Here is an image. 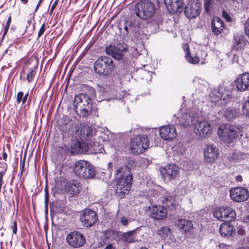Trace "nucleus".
Here are the masks:
<instances>
[{"label": "nucleus", "mask_w": 249, "mask_h": 249, "mask_svg": "<svg viewBox=\"0 0 249 249\" xmlns=\"http://www.w3.org/2000/svg\"><path fill=\"white\" fill-rule=\"evenodd\" d=\"M231 91L227 87L219 86L218 89L211 90L209 95L210 101L215 106H223L228 103L231 98Z\"/></svg>", "instance_id": "1"}, {"label": "nucleus", "mask_w": 249, "mask_h": 249, "mask_svg": "<svg viewBox=\"0 0 249 249\" xmlns=\"http://www.w3.org/2000/svg\"><path fill=\"white\" fill-rule=\"evenodd\" d=\"M133 164V160L129 158H125L124 165L116 170V183L124 185L129 183L131 187L133 178L130 169L132 168Z\"/></svg>", "instance_id": "2"}, {"label": "nucleus", "mask_w": 249, "mask_h": 249, "mask_svg": "<svg viewBox=\"0 0 249 249\" xmlns=\"http://www.w3.org/2000/svg\"><path fill=\"white\" fill-rule=\"evenodd\" d=\"M95 72L101 75L108 76L114 70L115 64L110 57L107 56L99 57L94 63Z\"/></svg>", "instance_id": "3"}, {"label": "nucleus", "mask_w": 249, "mask_h": 249, "mask_svg": "<svg viewBox=\"0 0 249 249\" xmlns=\"http://www.w3.org/2000/svg\"><path fill=\"white\" fill-rule=\"evenodd\" d=\"M134 11L138 17L146 20L151 18L155 14V6L151 2L142 0L136 4Z\"/></svg>", "instance_id": "4"}, {"label": "nucleus", "mask_w": 249, "mask_h": 249, "mask_svg": "<svg viewBox=\"0 0 249 249\" xmlns=\"http://www.w3.org/2000/svg\"><path fill=\"white\" fill-rule=\"evenodd\" d=\"M239 133V128L230 124H222L217 130L219 137L222 141L227 143L232 142L234 139H236Z\"/></svg>", "instance_id": "5"}, {"label": "nucleus", "mask_w": 249, "mask_h": 249, "mask_svg": "<svg viewBox=\"0 0 249 249\" xmlns=\"http://www.w3.org/2000/svg\"><path fill=\"white\" fill-rule=\"evenodd\" d=\"M198 120V114L194 108L184 112L182 110L175 119V124L177 125H180L184 127L188 126L195 125Z\"/></svg>", "instance_id": "6"}, {"label": "nucleus", "mask_w": 249, "mask_h": 249, "mask_svg": "<svg viewBox=\"0 0 249 249\" xmlns=\"http://www.w3.org/2000/svg\"><path fill=\"white\" fill-rule=\"evenodd\" d=\"M74 171L77 176L83 178H91L95 175L94 167L85 160H79L75 164Z\"/></svg>", "instance_id": "7"}, {"label": "nucleus", "mask_w": 249, "mask_h": 249, "mask_svg": "<svg viewBox=\"0 0 249 249\" xmlns=\"http://www.w3.org/2000/svg\"><path fill=\"white\" fill-rule=\"evenodd\" d=\"M149 145V140L145 135H139L131 139L130 148L132 153L140 154L146 149Z\"/></svg>", "instance_id": "8"}, {"label": "nucleus", "mask_w": 249, "mask_h": 249, "mask_svg": "<svg viewBox=\"0 0 249 249\" xmlns=\"http://www.w3.org/2000/svg\"><path fill=\"white\" fill-rule=\"evenodd\" d=\"M127 50V45L123 41L118 42L114 45L110 44L106 47V53L114 59L120 60L124 56V53Z\"/></svg>", "instance_id": "9"}, {"label": "nucleus", "mask_w": 249, "mask_h": 249, "mask_svg": "<svg viewBox=\"0 0 249 249\" xmlns=\"http://www.w3.org/2000/svg\"><path fill=\"white\" fill-rule=\"evenodd\" d=\"M200 6L201 4L197 0H190L184 8L182 7V10L187 18H194L199 15Z\"/></svg>", "instance_id": "10"}, {"label": "nucleus", "mask_w": 249, "mask_h": 249, "mask_svg": "<svg viewBox=\"0 0 249 249\" xmlns=\"http://www.w3.org/2000/svg\"><path fill=\"white\" fill-rule=\"evenodd\" d=\"M195 124L196 125L195 131L196 135L200 139H204L208 137L212 133V126L211 124L206 120L198 121Z\"/></svg>", "instance_id": "11"}, {"label": "nucleus", "mask_w": 249, "mask_h": 249, "mask_svg": "<svg viewBox=\"0 0 249 249\" xmlns=\"http://www.w3.org/2000/svg\"><path fill=\"white\" fill-rule=\"evenodd\" d=\"M68 244L73 248H78L86 243L84 235L80 232L74 231L68 234L66 238Z\"/></svg>", "instance_id": "12"}, {"label": "nucleus", "mask_w": 249, "mask_h": 249, "mask_svg": "<svg viewBox=\"0 0 249 249\" xmlns=\"http://www.w3.org/2000/svg\"><path fill=\"white\" fill-rule=\"evenodd\" d=\"M80 221L85 227L94 226L98 221L96 213L90 209H85L80 216Z\"/></svg>", "instance_id": "13"}, {"label": "nucleus", "mask_w": 249, "mask_h": 249, "mask_svg": "<svg viewBox=\"0 0 249 249\" xmlns=\"http://www.w3.org/2000/svg\"><path fill=\"white\" fill-rule=\"evenodd\" d=\"M230 196L235 202H242L248 199L249 192L246 188L238 187L230 190Z\"/></svg>", "instance_id": "14"}, {"label": "nucleus", "mask_w": 249, "mask_h": 249, "mask_svg": "<svg viewBox=\"0 0 249 249\" xmlns=\"http://www.w3.org/2000/svg\"><path fill=\"white\" fill-rule=\"evenodd\" d=\"M204 159L207 163H212L218 158L219 152L218 149L213 145H206L203 151Z\"/></svg>", "instance_id": "15"}, {"label": "nucleus", "mask_w": 249, "mask_h": 249, "mask_svg": "<svg viewBox=\"0 0 249 249\" xmlns=\"http://www.w3.org/2000/svg\"><path fill=\"white\" fill-rule=\"evenodd\" d=\"M77 125L74 121L68 119L65 120L63 124L60 125V130L62 132L63 137L67 135L69 137L72 136L75 134Z\"/></svg>", "instance_id": "16"}, {"label": "nucleus", "mask_w": 249, "mask_h": 249, "mask_svg": "<svg viewBox=\"0 0 249 249\" xmlns=\"http://www.w3.org/2000/svg\"><path fill=\"white\" fill-rule=\"evenodd\" d=\"M149 216L155 219L160 220L167 215L166 208L161 205H153L148 207Z\"/></svg>", "instance_id": "17"}, {"label": "nucleus", "mask_w": 249, "mask_h": 249, "mask_svg": "<svg viewBox=\"0 0 249 249\" xmlns=\"http://www.w3.org/2000/svg\"><path fill=\"white\" fill-rule=\"evenodd\" d=\"M88 106H92V101L89 95L85 93H81L75 96L73 102L75 112H77V107H84Z\"/></svg>", "instance_id": "18"}, {"label": "nucleus", "mask_w": 249, "mask_h": 249, "mask_svg": "<svg viewBox=\"0 0 249 249\" xmlns=\"http://www.w3.org/2000/svg\"><path fill=\"white\" fill-rule=\"evenodd\" d=\"M159 133L162 139L168 141L173 140L177 136L176 129L173 125H167L160 127Z\"/></svg>", "instance_id": "19"}, {"label": "nucleus", "mask_w": 249, "mask_h": 249, "mask_svg": "<svg viewBox=\"0 0 249 249\" xmlns=\"http://www.w3.org/2000/svg\"><path fill=\"white\" fill-rule=\"evenodd\" d=\"M93 129L89 125H84L80 128L77 125L75 130V137H78L80 140H90L93 136Z\"/></svg>", "instance_id": "20"}, {"label": "nucleus", "mask_w": 249, "mask_h": 249, "mask_svg": "<svg viewBox=\"0 0 249 249\" xmlns=\"http://www.w3.org/2000/svg\"><path fill=\"white\" fill-rule=\"evenodd\" d=\"M234 84L239 91L248 90L249 88V73L245 72L239 75L234 81Z\"/></svg>", "instance_id": "21"}, {"label": "nucleus", "mask_w": 249, "mask_h": 249, "mask_svg": "<svg viewBox=\"0 0 249 249\" xmlns=\"http://www.w3.org/2000/svg\"><path fill=\"white\" fill-rule=\"evenodd\" d=\"M179 168L175 164H169L166 165L161 172L165 178H168L169 180H172L176 178L178 175Z\"/></svg>", "instance_id": "22"}, {"label": "nucleus", "mask_w": 249, "mask_h": 249, "mask_svg": "<svg viewBox=\"0 0 249 249\" xmlns=\"http://www.w3.org/2000/svg\"><path fill=\"white\" fill-rule=\"evenodd\" d=\"M168 10L173 12L181 13L183 4L181 0H164Z\"/></svg>", "instance_id": "23"}, {"label": "nucleus", "mask_w": 249, "mask_h": 249, "mask_svg": "<svg viewBox=\"0 0 249 249\" xmlns=\"http://www.w3.org/2000/svg\"><path fill=\"white\" fill-rule=\"evenodd\" d=\"M224 23L218 17H214L211 23L212 31L215 35L220 34L224 30Z\"/></svg>", "instance_id": "24"}, {"label": "nucleus", "mask_w": 249, "mask_h": 249, "mask_svg": "<svg viewBox=\"0 0 249 249\" xmlns=\"http://www.w3.org/2000/svg\"><path fill=\"white\" fill-rule=\"evenodd\" d=\"M234 231V227L229 222L222 223L219 228L220 234L223 237L231 236Z\"/></svg>", "instance_id": "25"}, {"label": "nucleus", "mask_w": 249, "mask_h": 249, "mask_svg": "<svg viewBox=\"0 0 249 249\" xmlns=\"http://www.w3.org/2000/svg\"><path fill=\"white\" fill-rule=\"evenodd\" d=\"M246 42L243 36L239 34L235 35L233 37L232 49L235 51L243 49L246 45Z\"/></svg>", "instance_id": "26"}, {"label": "nucleus", "mask_w": 249, "mask_h": 249, "mask_svg": "<svg viewBox=\"0 0 249 249\" xmlns=\"http://www.w3.org/2000/svg\"><path fill=\"white\" fill-rule=\"evenodd\" d=\"M139 228L127 231L124 233L120 232V239L123 241L127 243H132L135 242L136 240L134 234L136 233V231Z\"/></svg>", "instance_id": "27"}, {"label": "nucleus", "mask_w": 249, "mask_h": 249, "mask_svg": "<svg viewBox=\"0 0 249 249\" xmlns=\"http://www.w3.org/2000/svg\"><path fill=\"white\" fill-rule=\"evenodd\" d=\"M175 196L170 195L169 194H166L162 199L163 206L170 210H174L176 205L175 203Z\"/></svg>", "instance_id": "28"}, {"label": "nucleus", "mask_w": 249, "mask_h": 249, "mask_svg": "<svg viewBox=\"0 0 249 249\" xmlns=\"http://www.w3.org/2000/svg\"><path fill=\"white\" fill-rule=\"evenodd\" d=\"M177 226L179 229L182 230L185 232L191 231L193 228L192 221L187 219L178 220Z\"/></svg>", "instance_id": "29"}, {"label": "nucleus", "mask_w": 249, "mask_h": 249, "mask_svg": "<svg viewBox=\"0 0 249 249\" xmlns=\"http://www.w3.org/2000/svg\"><path fill=\"white\" fill-rule=\"evenodd\" d=\"M81 188V185L77 180L73 179L68 183V191L73 195L79 194Z\"/></svg>", "instance_id": "30"}, {"label": "nucleus", "mask_w": 249, "mask_h": 249, "mask_svg": "<svg viewBox=\"0 0 249 249\" xmlns=\"http://www.w3.org/2000/svg\"><path fill=\"white\" fill-rule=\"evenodd\" d=\"M228 213L230 210L229 209V207H222L220 208H217L214 209L213 212V215L215 218L217 219L223 221L225 218V214Z\"/></svg>", "instance_id": "31"}, {"label": "nucleus", "mask_w": 249, "mask_h": 249, "mask_svg": "<svg viewBox=\"0 0 249 249\" xmlns=\"http://www.w3.org/2000/svg\"><path fill=\"white\" fill-rule=\"evenodd\" d=\"M85 140H79L74 144V148L80 153L89 152L90 145L84 142Z\"/></svg>", "instance_id": "32"}, {"label": "nucleus", "mask_w": 249, "mask_h": 249, "mask_svg": "<svg viewBox=\"0 0 249 249\" xmlns=\"http://www.w3.org/2000/svg\"><path fill=\"white\" fill-rule=\"evenodd\" d=\"M131 187L129 183H126V185H124L123 184L116 183V193L118 194L119 196L123 197L125 194L128 193Z\"/></svg>", "instance_id": "33"}, {"label": "nucleus", "mask_w": 249, "mask_h": 249, "mask_svg": "<svg viewBox=\"0 0 249 249\" xmlns=\"http://www.w3.org/2000/svg\"><path fill=\"white\" fill-rule=\"evenodd\" d=\"M107 238L110 241L117 240L120 237V231L113 230H107L103 231Z\"/></svg>", "instance_id": "34"}, {"label": "nucleus", "mask_w": 249, "mask_h": 249, "mask_svg": "<svg viewBox=\"0 0 249 249\" xmlns=\"http://www.w3.org/2000/svg\"><path fill=\"white\" fill-rule=\"evenodd\" d=\"M92 106H86L84 107H77V112H76L77 115L83 118L88 117L90 113Z\"/></svg>", "instance_id": "35"}, {"label": "nucleus", "mask_w": 249, "mask_h": 249, "mask_svg": "<svg viewBox=\"0 0 249 249\" xmlns=\"http://www.w3.org/2000/svg\"><path fill=\"white\" fill-rule=\"evenodd\" d=\"M246 157V154L245 153L238 150L231 153L230 155V158L231 160L236 161H240L242 160L245 159Z\"/></svg>", "instance_id": "36"}, {"label": "nucleus", "mask_w": 249, "mask_h": 249, "mask_svg": "<svg viewBox=\"0 0 249 249\" xmlns=\"http://www.w3.org/2000/svg\"><path fill=\"white\" fill-rule=\"evenodd\" d=\"M229 209L230 210V211H229V212L228 213H225L224 215L225 218L223 221L229 222L230 221L234 220L236 218V214L235 211L230 207H229ZM226 212H227L226 211Z\"/></svg>", "instance_id": "37"}, {"label": "nucleus", "mask_w": 249, "mask_h": 249, "mask_svg": "<svg viewBox=\"0 0 249 249\" xmlns=\"http://www.w3.org/2000/svg\"><path fill=\"white\" fill-rule=\"evenodd\" d=\"M236 114V110L231 108H228L224 112L225 117L230 121L235 118Z\"/></svg>", "instance_id": "38"}, {"label": "nucleus", "mask_w": 249, "mask_h": 249, "mask_svg": "<svg viewBox=\"0 0 249 249\" xmlns=\"http://www.w3.org/2000/svg\"><path fill=\"white\" fill-rule=\"evenodd\" d=\"M109 243V241L103 232L98 240V247H102Z\"/></svg>", "instance_id": "39"}, {"label": "nucleus", "mask_w": 249, "mask_h": 249, "mask_svg": "<svg viewBox=\"0 0 249 249\" xmlns=\"http://www.w3.org/2000/svg\"><path fill=\"white\" fill-rule=\"evenodd\" d=\"M36 71L34 70H30L27 73L26 80L28 81L29 83L31 82L33 78L35 77L36 75Z\"/></svg>", "instance_id": "40"}, {"label": "nucleus", "mask_w": 249, "mask_h": 249, "mask_svg": "<svg viewBox=\"0 0 249 249\" xmlns=\"http://www.w3.org/2000/svg\"><path fill=\"white\" fill-rule=\"evenodd\" d=\"M212 0H204V5L205 11L208 14L211 11L212 8Z\"/></svg>", "instance_id": "41"}, {"label": "nucleus", "mask_w": 249, "mask_h": 249, "mask_svg": "<svg viewBox=\"0 0 249 249\" xmlns=\"http://www.w3.org/2000/svg\"><path fill=\"white\" fill-rule=\"evenodd\" d=\"M130 220L124 215H123L120 217L119 222L123 226L127 227Z\"/></svg>", "instance_id": "42"}, {"label": "nucleus", "mask_w": 249, "mask_h": 249, "mask_svg": "<svg viewBox=\"0 0 249 249\" xmlns=\"http://www.w3.org/2000/svg\"><path fill=\"white\" fill-rule=\"evenodd\" d=\"M186 59L188 62L192 64H196L199 62V58L197 57H191V55L189 56H185Z\"/></svg>", "instance_id": "43"}, {"label": "nucleus", "mask_w": 249, "mask_h": 249, "mask_svg": "<svg viewBox=\"0 0 249 249\" xmlns=\"http://www.w3.org/2000/svg\"><path fill=\"white\" fill-rule=\"evenodd\" d=\"M242 109L244 113L249 117V101L245 102L242 107Z\"/></svg>", "instance_id": "44"}, {"label": "nucleus", "mask_w": 249, "mask_h": 249, "mask_svg": "<svg viewBox=\"0 0 249 249\" xmlns=\"http://www.w3.org/2000/svg\"><path fill=\"white\" fill-rule=\"evenodd\" d=\"M182 48L183 51L186 53L185 56H189V55H191V53L188 44L186 43L182 44Z\"/></svg>", "instance_id": "45"}, {"label": "nucleus", "mask_w": 249, "mask_h": 249, "mask_svg": "<svg viewBox=\"0 0 249 249\" xmlns=\"http://www.w3.org/2000/svg\"><path fill=\"white\" fill-rule=\"evenodd\" d=\"M44 191H45V205L46 209L47 211L48 210V203L49 199V195L48 190L47 187H46L45 188Z\"/></svg>", "instance_id": "46"}, {"label": "nucleus", "mask_w": 249, "mask_h": 249, "mask_svg": "<svg viewBox=\"0 0 249 249\" xmlns=\"http://www.w3.org/2000/svg\"><path fill=\"white\" fill-rule=\"evenodd\" d=\"M23 92L22 91H19L17 95L16 101L17 104L22 103V99H23Z\"/></svg>", "instance_id": "47"}, {"label": "nucleus", "mask_w": 249, "mask_h": 249, "mask_svg": "<svg viewBox=\"0 0 249 249\" xmlns=\"http://www.w3.org/2000/svg\"><path fill=\"white\" fill-rule=\"evenodd\" d=\"M244 29L246 35L249 36V17L244 23Z\"/></svg>", "instance_id": "48"}, {"label": "nucleus", "mask_w": 249, "mask_h": 249, "mask_svg": "<svg viewBox=\"0 0 249 249\" xmlns=\"http://www.w3.org/2000/svg\"><path fill=\"white\" fill-rule=\"evenodd\" d=\"M45 27H46V25H45V23H43L39 30V32L38 33V35H37V38H39L45 32Z\"/></svg>", "instance_id": "49"}, {"label": "nucleus", "mask_w": 249, "mask_h": 249, "mask_svg": "<svg viewBox=\"0 0 249 249\" xmlns=\"http://www.w3.org/2000/svg\"><path fill=\"white\" fill-rule=\"evenodd\" d=\"M7 170V165L5 162H0V171L6 172Z\"/></svg>", "instance_id": "50"}, {"label": "nucleus", "mask_w": 249, "mask_h": 249, "mask_svg": "<svg viewBox=\"0 0 249 249\" xmlns=\"http://www.w3.org/2000/svg\"><path fill=\"white\" fill-rule=\"evenodd\" d=\"M222 15H223V17L225 18V19L227 21H231V16L228 13H227L226 12L223 11L222 12Z\"/></svg>", "instance_id": "51"}, {"label": "nucleus", "mask_w": 249, "mask_h": 249, "mask_svg": "<svg viewBox=\"0 0 249 249\" xmlns=\"http://www.w3.org/2000/svg\"><path fill=\"white\" fill-rule=\"evenodd\" d=\"M108 134H107L106 136L105 134H104L102 136H99V139H101L103 142H107L109 141V138H108Z\"/></svg>", "instance_id": "52"}, {"label": "nucleus", "mask_w": 249, "mask_h": 249, "mask_svg": "<svg viewBox=\"0 0 249 249\" xmlns=\"http://www.w3.org/2000/svg\"><path fill=\"white\" fill-rule=\"evenodd\" d=\"M11 228L13 231V233L16 234L17 232V224L16 221L14 222L13 226H11Z\"/></svg>", "instance_id": "53"}, {"label": "nucleus", "mask_w": 249, "mask_h": 249, "mask_svg": "<svg viewBox=\"0 0 249 249\" xmlns=\"http://www.w3.org/2000/svg\"><path fill=\"white\" fill-rule=\"evenodd\" d=\"M58 0H55V1L53 2V3L51 8V9H50V12L51 13L53 11V10L55 8L56 5L58 4Z\"/></svg>", "instance_id": "54"}, {"label": "nucleus", "mask_w": 249, "mask_h": 249, "mask_svg": "<svg viewBox=\"0 0 249 249\" xmlns=\"http://www.w3.org/2000/svg\"><path fill=\"white\" fill-rule=\"evenodd\" d=\"M9 26H10L9 25H7L5 24V26L4 31L3 33V35H2V38H4V36H5V35H6L7 31L9 29Z\"/></svg>", "instance_id": "55"}, {"label": "nucleus", "mask_w": 249, "mask_h": 249, "mask_svg": "<svg viewBox=\"0 0 249 249\" xmlns=\"http://www.w3.org/2000/svg\"><path fill=\"white\" fill-rule=\"evenodd\" d=\"M124 32L123 33L124 35H127L128 34V28L126 25V22L124 23Z\"/></svg>", "instance_id": "56"}, {"label": "nucleus", "mask_w": 249, "mask_h": 249, "mask_svg": "<svg viewBox=\"0 0 249 249\" xmlns=\"http://www.w3.org/2000/svg\"><path fill=\"white\" fill-rule=\"evenodd\" d=\"M28 92L25 95H23L24 97L23 99H22V105L26 103L27 98L28 97Z\"/></svg>", "instance_id": "57"}, {"label": "nucleus", "mask_w": 249, "mask_h": 249, "mask_svg": "<svg viewBox=\"0 0 249 249\" xmlns=\"http://www.w3.org/2000/svg\"><path fill=\"white\" fill-rule=\"evenodd\" d=\"M107 245L104 248V249H114V247L112 246V245L110 243H108L107 244Z\"/></svg>", "instance_id": "58"}, {"label": "nucleus", "mask_w": 249, "mask_h": 249, "mask_svg": "<svg viewBox=\"0 0 249 249\" xmlns=\"http://www.w3.org/2000/svg\"><path fill=\"white\" fill-rule=\"evenodd\" d=\"M25 162H24V161H22V162H21V163L20 164V168H21L20 173H21V175H22V174L23 173V169H24V166H25Z\"/></svg>", "instance_id": "59"}, {"label": "nucleus", "mask_w": 249, "mask_h": 249, "mask_svg": "<svg viewBox=\"0 0 249 249\" xmlns=\"http://www.w3.org/2000/svg\"><path fill=\"white\" fill-rule=\"evenodd\" d=\"M243 222L244 223H246L248 224H249V215L245 216L244 218Z\"/></svg>", "instance_id": "60"}, {"label": "nucleus", "mask_w": 249, "mask_h": 249, "mask_svg": "<svg viewBox=\"0 0 249 249\" xmlns=\"http://www.w3.org/2000/svg\"><path fill=\"white\" fill-rule=\"evenodd\" d=\"M42 0H39V1L38 2V3L36 6V9H35V12H36L37 10H38V9L39 8V7L40 6V5L42 2Z\"/></svg>", "instance_id": "61"}, {"label": "nucleus", "mask_w": 249, "mask_h": 249, "mask_svg": "<svg viewBox=\"0 0 249 249\" xmlns=\"http://www.w3.org/2000/svg\"><path fill=\"white\" fill-rule=\"evenodd\" d=\"M11 16H10L7 20V21H6V25H10L11 24Z\"/></svg>", "instance_id": "62"}, {"label": "nucleus", "mask_w": 249, "mask_h": 249, "mask_svg": "<svg viewBox=\"0 0 249 249\" xmlns=\"http://www.w3.org/2000/svg\"><path fill=\"white\" fill-rule=\"evenodd\" d=\"M3 183L4 182L3 181V178L0 177V192H1V187Z\"/></svg>", "instance_id": "63"}, {"label": "nucleus", "mask_w": 249, "mask_h": 249, "mask_svg": "<svg viewBox=\"0 0 249 249\" xmlns=\"http://www.w3.org/2000/svg\"><path fill=\"white\" fill-rule=\"evenodd\" d=\"M7 158V154L6 152H3L2 153V158L3 160H6Z\"/></svg>", "instance_id": "64"}]
</instances>
